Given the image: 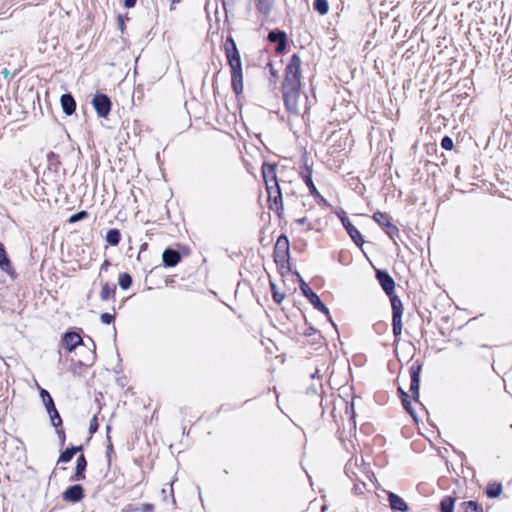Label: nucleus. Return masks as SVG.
<instances>
[{"instance_id":"nucleus-18","label":"nucleus","mask_w":512,"mask_h":512,"mask_svg":"<svg viewBox=\"0 0 512 512\" xmlns=\"http://www.w3.org/2000/svg\"><path fill=\"white\" fill-rule=\"evenodd\" d=\"M309 302L313 305V307L322 313H324L329 321H331L330 313L328 308L321 302L319 296L315 293L314 295H310L308 298Z\"/></svg>"},{"instance_id":"nucleus-1","label":"nucleus","mask_w":512,"mask_h":512,"mask_svg":"<svg viewBox=\"0 0 512 512\" xmlns=\"http://www.w3.org/2000/svg\"><path fill=\"white\" fill-rule=\"evenodd\" d=\"M301 59L297 54L292 55L286 69L283 82V97L287 109L292 113L299 112V97L301 89Z\"/></svg>"},{"instance_id":"nucleus-32","label":"nucleus","mask_w":512,"mask_h":512,"mask_svg":"<svg viewBox=\"0 0 512 512\" xmlns=\"http://www.w3.org/2000/svg\"><path fill=\"white\" fill-rule=\"evenodd\" d=\"M114 291H115L114 288H110L108 285H104L102 287V290L100 293L101 299H103V300L109 299L114 294Z\"/></svg>"},{"instance_id":"nucleus-4","label":"nucleus","mask_w":512,"mask_h":512,"mask_svg":"<svg viewBox=\"0 0 512 512\" xmlns=\"http://www.w3.org/2000/svg\"><path fill=\"white\" fill-rule=\"evenodd\" d=\"M337 215L354 243L358 246H361L364 243L362 235L359 230L351 223L349 218L346 216V213L344 211H340L337 212Z\"/></svg>"},{"instance_id":"nucleus-30","label":"nucleus","mask_w":512,"mask_h":512,"mask_svg":"<svg viewBox=\"0 0 512 512\" xmlns=\"http://www.w3.org/2000/svg\"><path fill=\"white\" fill-rule=\"evenodd\" d=\"M47 413L49 414L51 423L54 427H58L59 425H61L62 420H61L60 415L55 407L47 410Z\"/></svg>"},{"instance_id":"nucleus-14","label":"nucleus","mask_w":512,"mask_h":512,"mask_svg":"<svg viewBox=\"0 0 512 512\" xmlns=\"http://www.w3.org/2000/svg\"><path fill=\"white\" fill-rule=\"evenodd\" d=\"M61 107L66 115H72L76 109V102L72 95L64 94L60 99Z\"/></svg>"},{"instance_id":"nucleus-39","label":"nucleus","mask_w":512,"mask_h":512,"mask_svg":"<svg viewBox=\"0 0 512 512\" xmlns=\"http://www.w3.org/2000/svg\"><path fill=\"white\" fill-rule=\"evenodd\" d=\"M103 324H110L114 320V316L109 313H103L100 317Z\"/></svg>"},{"instance_id":"nucleus-21","label":"nucleus","mask_w":512,"mask_h":512,"mask_svg":"<svg viewBox=\"0 0 512 512\" xmlns=\"http://www.w3.org/2000/svg\"><path fill=\"white\" fill-rule=\"evenodd\" d=\"M0 268L6 273L12 271L11 263L7 257L6 251L3 245L0 243Z\"/></svg>"},{"instance_id":"nucleus-16","label":"nucleus","mask_w":512,"mask_h":512,"mask_svg":"<svg viewBox=\"0 0 512 512\" xmlns=\"http://www.w3.org/2000/svg\"><path fill=\"white\" fill-rule=\"evenodd\" d=\"M301 176L306 185L309 187L311 194L318 196L319 192L312 181V170L308 166H305L304 170L301 172Z\"/></svg>"},{"instance_id":"nucleus-24","label":"nucleus","mask_w":512,"mask_h":512,"mask_svg":"<svg viewBox=\"0 0 512 512\" xmlns=\"http://www.w3.org/2000/svg\"><path fill=\"white\" fill-rule=\"evenodd\" d=\"M455 498L451 496L444 497L440 502L441 512H453Z\"/></svg>"},{"instance_id":"nucleus-35","label":"nucleus","mask_w":512,"mask_h":512,"mask_svg":"<svg viewBox=\"0 0 512 512\" xmlns=\"http://www.w3.org/2000/svg\"><path fill=\"white\" fill-rule=\"evenodd\" d=\"M453 140L449 136H445L441 140V147L445 150H451L453 148Z\"/></svg>"},{"instance_id":"nucleus-17","label":"nucleus","mask_w":512,"mask_h":512,"mask_svg":"<svg viewBox=\"0 0 512 512\" xmlns=\"http://www.w3.org/2000/svg\"><path fill=\"white\" fill-rule=\"evenodd\" d=\"M86 466H87V462H86L85 457L83 455H80L76 461L75 475L73 477V480L78 481V480H83L85 478L84 472H85Z\"/></svg>"},{"instance_id":"nucleus-38","label":"nucleus","mask_w":512,"mask_h":512,"mask_svg":"<svg viewBox=\"0 0 512 512\" xmlns=\"http://www.w3.org/2000/svg\"><path fill=\"white\" fill-rule=\"evenodd\" d=\"M98 429V420H97V417L94 416L91 420H90V424H89V432L91 434L95 433Z\"/></svg>"},{"instance_id":"nucleus-43","label":"nucleus","mask_w":512,"mask_h":512,"mask_svg":"<svg viewBox=\"0 0 512 512\" xmlns=\"http://www.w3.org/2000/svg\"><path fill=\"white\" fill-rule=\"evenodd\" d=\"M2 75H3L5 78L12 77V74H11L7 69H4V70L2 71Z\"/></svg>"},{"instance_id":"nucleus-7","label":"nucleus","mask_w":512,"mask_h":512,"mask_svg":"<svg viewBox=\"0 0 512 512\" xmlns=\"http://www.w3.org/2000/svg\"><path fill=\"white\" fill-rule=\"evenodd\" d=\"M266 190L268 193L270 208L277 212L282 210V194L279 185L270 186Z\"/></svg>"},{"instance_id":"nucleus-36","label":"nucleus","mask_w":512,"mask_h":512,"mask_svg":"<svg viewBox=\"0 0 512 512\" xmlns=\"http://www.w3.org/2000/svg\"><path fill=\"white\" fill-rule=\"evenodd\" d=\"M85 217H87V212L86 211H81L79 213L71 215L70 218H69V222L70 223H75L77 221H80V220L84 219Z\"/></svg>"},{"instance_id":"nucleus-15","label":"nucleus","mask_w":512,"mask_h":512,"mask_svg":"<svg viewBox=\"0 0 512 512\" xmlns=\"http://www.w3.org/2000/svg\"><path fill=\"white\" fill-rule=\"evenodd\" d=\"M163 262L168 267H173L178 264L181 257L180 254L172 249H166L162 254Z\"/></svg>"},{"instance_id":"nucleus-8","label":"nucleus","mask_w":512,"mask_h":512,"mask_svg":"<svg viewBox=\"0 0 512 512\" xmlns=\"http://www.w3.org/2000/svg\"><path fill=\"white\" fill-rule=\"evenodd\" d=\"M262 175L266 185V189L273 185H279L277 181L276 175V165L275 164H263L262 166Z\"/></svg>"},{"instance_id":"nucleus-28","label":"nucleus","mask_w":512,"mask_h":512,"mask_svg":"<svg viewBox=\"0 0 512 512\" xmlns=\"http://www.w3.org/2000/svg\"><path fill=\"white\" fill-rule=\"evenodd\" d=\"M464 512H482V507L475 501H467L461 504Z\"/></svg>"},{"instance_id":"nucleus-11","label":"nucleus","mask_w":512,"mask_h":512,"mask_svg":"<svg viewBox=\"0 0 512 512\" xmlns=\"http://www.w3.org/2000/svg\"><path fill=\"white\" fill-rule=\"evenodd\" d=\"M84 497L83 488L81 485H73L67 488L63 493V499L67 502L75 503Z\"/></svg>"},{"instance_id":"nucleus-19","label":"nucleus","mask_w":512,"mask_h":512,"mask_svg":"<svg viewBox=\"0 0 512 512\" xmlns=\"http://www.w3.org/2000/svg\"><path fill=\"white\" fill-rule=\"evenodd\" d=\"M232 88L236 94H241L243 92V72L233 73L232 74Z\"/></svg>"},{"instance_id":"nucleus-40","label":"nucleus","mask_w":512,"mask_h":512,"mask_svg":"<svg viewBox=\"0 0 512 512\" xmlns=\"http://www.w3.org/2000/svg\"><path fill=\"white\" fill-rule=\"evenodd\" d=\"M376 276H377V279L379 281V284L384 289V271H382L380 269H377L376 270Z\"/></svg>"},{"instance_id":"nucleus-6","label":"nucleus","mask_w":512,"mask_h":512,"mask_svg":"<svg viewBox=\"0 0 512 512\" xmlns=\"http://www.w3.org/2000/svg\"><path fill=\"white\" fill-rule=\"evenodd\" d=\"M275 261L284 263L289 255V241L286 236H280L277 239L274 248Z\"/></svg>"},{"instance_id":"nucleus-3","label":"nucleus","mask_w":512,"mask_h":512,"mask_svg":"<svg viewBox=\"0 0 512 512\" xmlns=\"http://www.w3.org/2000/svg\"><path fill=\"white\" fill-rule=\"evenodd\" d=\"M226 57L228 60V64L231 68V73H240L242 71V63L239 51L237 49L236 43L232 37H228L224 44Z\"/></svg>"},{"instance_id":"nucleus-31","label":"nucleus","mask_w":512,"mask_h":512,"mask_svg":"<svg viewBox=\"0 0 512 512\" xmlns=\"http://www.w3.org/2000/svg\"><path fill=\"white\" fill-rule=\"evenodd\" d=\"M132 283V278L129 274L123 273L119 276V286L121 289L126 290L130 287Z\"/></svg>"},{"instance_id":"nucleus-13","label":"nucleus","mask_w":512,"mask_h":512,"mask_svg":"<svg viewBox=\"0 0 512 512\" xmlns=\"http://www.w3.org/2000/svg\"><path fill=\"white\" fill-rule=\"evenodd\" d=\"M411 374V383H410V391L413 394L414 398L419 396V383H420V366H412L410 369Z\"/></svg>"},{"instance_id":"nucleus-29","label":"nucleus","mask_w":512,"mask_h":512,"mask_svg":"<svg viewBox=\"0 0 512 512\" xmlns=\"http://www.w3.org/2000/svg\"><path fill=\"white\" fill-rule=\"evenodd\" d=\"M314 9L318 11L321 15L327 14L329 10V5L327 0H315Z\"/></svg>"},{"instance_id":"nucleus-37","label":"nucleus","mask_w":512,"mask_h":512,"mask_svg":"<svg viewBox=\"0 0 512 512\" xmlns=\"http://www.w3.org/2000/svg\"><path fill=\"white\" fill-rule=\"evenodd\" d=\"M407 398H408V395L403 392L402 404H403L405 410L407 412H409L414 417L413 411L411 409V403H410V401L407 400Z\"/></svg>"},{"instance_id":"nucleus-10","label":"nucleus","mask_w":512,"mask_h":512,"mask_svg":"<svg viewBox=\"0 0 512 512\" xmlns=\"http://www.w3.org/2000/svg\"><path fill=\"white\" fill-rule=\"evenodd\" d=\"M82 342V337L76 332H67L62 338L63 346L69 352H72Z\"/></svg>"},{"instance_id":"nucleus-23","label":"nucleus","mask_w":512,"mask_h":512,"mask_svg":"<svg viewBox=\"0 0 512 512\" xmlns=\"http://www.w3.org/2000/svg\"><path fill=\"white\" fill-rule=\"evenodd\" d=\"M386 235L390 237V239L394 242L395 245H397V239H399V229L392 225L387 219H386Z\"/></svg>"},{"instance_id":"nucleus-25","label":"nucleus","mask_w":512,"mask_h":512,"mask_svg":"<svg viewBox=\"0 0 512 512\" xmlns=\"http://www.w3.org/2000/svg\"><path fill=\"white\" fill-rule=\"evenodd\" d=\"M81 450V447H72L66 449L59 457V462H69L77 451Z\"/></svg>"},{"instance_id":"nucleus-2","label":"nucleus","mask_w":512,"mask_h":512,"mask_svg":"<svg viewBox=\"0 0 512 512\" xmlns=\"http://www.w3.org/2000/svg\"><path fill=\"white\" fill-rule=\"evenodd\" d=\"M394 289L395 282L386 272V296L389 297L391 302L393 334L399 336L402 332L403 304L399 297L395 295Z\"/></svg>"},{"instance_id":"nucleus-34","label":"nucleus","mask_w":512,"mask_h":512,"mask_svg":"<svg viewBox=\"0 0 512 512\" xmlns=\"http://www.w3.org/2000/svg\"><path fill=\"white\" fill-rule=\"evenodd\" d=\"M271 289L273 293V299L275 302L280 304L284 300V295L277 291L276 285L274 283H271Z\"/></svg>"},{"instance_id":"nucleus-26","label":"nucleus","mask_w":512,"mask_h":512,"mask_svg":"<svg viewBox=\"0 0 512 512\" xmlns=\"http://www.w3.org/2000/svg\"><path fill=\"white\" fill-rule=\"evenodd\" d=\"M106 241L110 245H117L120 241V232L117 229H111L106 234Z\"/></svg>"},{"instance_id":"nucleus-27","label":"nucleus","mask_w":512,"mask_h":512,"mask_svg":"<svg viewBox=\"0 0 512 512\" xmlns=\"http://www.w3.org/2000/svg\"><path fill=\"white\" fill-rule=\"evenodd\" d=\"M40 396H41V399L43 401V404H44L46 410H49V409H52L55 407L53 399L50 396V394L48 393V391H46L45 389H41Z\"/></svg>"},{"instance_id":"nucleus-44","label":"nucleus","mask_w":512,"mask_h":512,"mask_svg":"<svg viewBox=\"0 0 512 512\" xmlns=\"http://www.w3.org/2000/svg\"><path fill=\"white\" fill-rule=\"evenodd\" d=\"M306 221L307 220H306L305 217L299 218V219L296 220L297 224H299V225H304L306 223Z\"/></svg>"},{"instance_id":"nucleus-5","label":"nucleus","mask_w":512,"mask_h":512,"mask_svg":"<svg viewBox=\"0 0 512 512\" xmlns=\"http://www.w3.org/2000/svg\"><path fill=\"white\" fill-rule=\"evenodd\" d=\"M93 107L99 117H106L111 110V101L104 94H96L92 100Z\"/></svg>"},{"instance_id":"nucleus-9","label":"nucleus","mask_w":512,"mask_h":512,"mask_svg":"<svg viewBox=\"0 0 512 512\" xmlns=\"http://www.w3.org/2000/svg\"><path fill=\"white\" fill-rule=\"evenodd\" d=\"M386 496L389 506L393 511L406 512L409 510L408 504L397 494L386 491Z\"/></svg>"},{"instance_id":"nucleus-41","label":"nucleus","mask_w":512,"mask_h":512,"mask_svg":"<svg viewBox=\"0 0 512 512\" xmlns=\"http://www.w3.org/2000/svg\"><path fill=\"white\" fill-rule=\"evenodd\" d=\"M136 4V0H124V6L127 8H132Z\"/></svg>"},{"instance_id":"nucleus-45","label":"nucleus","mask_w":512,"mask_h":512,"mask_svg":"<svg viewBox=\"0 0 512 512\" xmlns=\"http://www.w3.org/2000/svg\"><path fill=\"white\" fill-rule=\"evenodd\" d=\"M151 510H152V506L151 505H145L144 512H150Z\"/></svg>"},{"instance_id":"nucleus-33","label":"nucleus","mask_w":512,"mask_h":512,"mask_svg":"<svg viewBox=\"0 0 512 512\" xmlns=\"http://www.w3.org/2000/svg\"><path fill=\"white\" fill-rule=\"evenodd\" d=\"M300 289L307 299L310 297V295L315 294V292H313L309 285L304 281H301Z\"/></svg>"},{"instance_id":"nucleus-20","label":"nucleus","mask_w":512,"mask_h":512,"mask_svg":"<svg viewBox=\"0 0 512 512\" xmlns=\"http://www.w3.org/2000/svg\"><path fill=\"white\" fill-rule=\"evenodd\" d=\"M503 491L502 485L497 482L488 483L486 494L489 498H496L501 495Z\"/></svg>"},{"instance_id":"nucleus-22","label":"nucleus","mask_w":512,"mask_h":512,"mask_svg":"<svg viewBox=\"0 0 512 512\" xmlns=\"http://www.w3.org/2000/svg\"><path fill=\"white\" fill-rule=\"evenodd\" d=\"M255 4L259 12L268 14L274 5V0H255Z\"/></svg>"},{"instance_id":"nucleus-42","label":"nucleus","mask_w":512,"mask_h":512,"mask_svg":"<svg viewBox=\"0 0 512 512\" xmlns=\"http://www.w3.org/2000/svg\"><path fill=\"white\" fill-rule=\"evenodd\" d=\"M384 215L381 213V212H378V213H375L374 214V219L377 221V222H381V218H383Z\"/></svg>"},{"instance_id":"nucleus-12","label":"nucleus","mask_w":512,"mask_h":512,"mask_svg":"<svg viewBox=\"0 0 512 512\" xmlns=\"http://www.w3.org/2000/svg\"><path fill=\"white\" fill-rule=\"evenodd\" d=\"M268 39L270 42L277 43L276 52L281 53L285 50L287 37L284 31H271Z\"/></svg>"}]
</instances>
